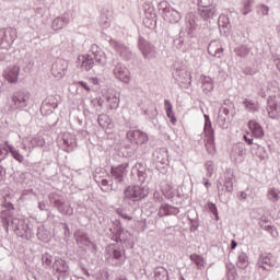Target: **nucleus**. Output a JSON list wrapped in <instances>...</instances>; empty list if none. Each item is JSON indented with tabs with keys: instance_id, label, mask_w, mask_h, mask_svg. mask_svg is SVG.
Returning <instances> with one entry per match:
<instances>
[{
	"instance_id": "f257e3e1",
	"label": "nucleus",
	"mask_w": 280,
	"mask_h": 280,
	"mask_svg": "<svg viewBox=\"0 0 280 280\" xmlns=\"http://www.w3.org/2000/svg\"><path fill=\"white\" fill-rule=\"evenodd\" d=\"M147 196L148 190L145 189V186L133 185L125 189V198H128V200H132L133 202H139V200H143Z\"/></svg>"
},
{
	"instance_id": "f03ea898",
	"label": "nucleus",
	"mask_w": 280,
	"mask_h": 280,
	"mask_svg": "<svg viewBox=\"0 0 280 280\" xmlns=\"http://www.w3.org/2000/svg\"><path fill=\"white\" fill-rule=\"evenodd\" d=\"M127 139L131 143H136V145H143V143H148L149 141L148 133L141 130H129L127 132Z\"/></svg>"
},
{
	"instance_id": "7ed1b4c3",
	"label": "nucleus",
	"mask_w": 280,
	"mask_h": 280,
	"mask_svg": "<svg viewBox=\"0 0 280 280\" xmlns=\"http://www.w3.org/2000/svg\"><path fill=\"white\" fill-rule=\"evenodd\" d=\"M30 92H18L13 94V106H15V108H26L27 104H30Z\"/></svg>"
},
{
	"instance_id": "20e7f679",
	"label": "nucleus",
	"mask_w": 280,
	"mask_h": 280,
	"mask_svg": "<svg viewBox=\"0 0 280 280\" xmlns=\"http://www.w3.org/2000/svg\"><path fill=\"white\" fill-rule=\"evenodd\" d=\"M267 113L270 119H279L280 117V107L277 98L271 96L267 101Z\"/></svg>"
},
{
	"instance_id": "39448f33",
	"label": "nucleus",
	"mask_w": 280,
	"mask_h": 280,
	"mask_svg": "<svg viewBox=\"0 0 280 280\" xmlns=\"http://www.w3.org/2000/svg\"><path fill=\"white\" fill-rule=\"evenodd\" d=\"M19 73H21V68L19 66H13L4 71L3 78L10 84H16V82H19Z\"/></svg>"
},
{
	"instance_id": "423d86ee",
	"label": "nucleus",
	"mask_w": 280,
	"mask_h": 280,
	"mask_svg": "<svg viewBox=\"0 0 280 280\" xmlns=\"http://www.w3.org/2000/svg\"><path fill=\"white\" fill-rule=\"evenodd\" d=\"M128 162H125L118 166L112 167L110 174L115 178V180H117L118 183H121V180H124V176L127 174L126 170H128Z\"/></svg>"
},
{
	"instance_id": "0eeeda50",
	"label": "nucleus",
	"mask_w": 280,
	"mask_h": 280,
	"mask_svg": "<svg viewBox=\"0 0 280 280\" xmlns=\"http://www.w3.org/2000/svg\"><path fill=\"white\" fill-rule=\"evenodd\" d=\"M114 75L120 80V82L128 83L130 82V71L127 70L126 67L118 63L116 68L114 69Z\"/></svg>"
},
{
	"instance_id": "6e6552de",
	"label": "nucleus",
	"mask_w": 280,
	"mask_h": 280,
	"mask_svg": "<svg viewBox=\"0 0 280 280\" xmlns=\"http://www.w3.org/2000/svg\"><path fill=\"white\" fill-rule=\"evenodd\" d=\"M223 51L224 49L222 48V44L218 40L211 42L208 46V54L215 58H222Z\"/></svg>"
},
{
	"instance_id": "1a4fd4ad",
	"label": "nucleus",
	"mask_w": 280,
	"mask_h": 280,
	"mask_svg": "<svg viewBox=\"0 0 280 280\" xmlns=\"http://www.w3.org/2000/svg\"><path fill=\"white\" fill-rule=\"evenodd\" d=\"M248 128H249L253 137H255L256 139H262V137H264V127H261V125H259V122H257L255 120H250L248 122Z\"/></svg>"
},
{
	"instance_id": "9d476101",
	"label": "nucleus",
	"mask_w": 280,
	"mask_h": 280,
	"mask_svg": "<svg viewBox=\"0 0 280 280\" xmlns=\"http://www.w3.org/2000/svg\"><path fill=\"white\" fill-rule=\"evenodd\" d=\"M78 60L81 63V69H84V71H91L93 65H95L91 55H80Z\"/></svg>"
},
{
	"instance_id": "9b49d317",
	"label": "nucleus",
	"mask_w": 280,
	"mask_h": 280,
	"mask_svg": "<svg viewBox=\"0 0 280 280\" xmlns=\"http://www.w3.org/2000/svg\"><path fill=\"white\" fill-rule=\"evenodd\" d=\"M97 121H98V126H101L103 130H112V128H114L113 119H110V116L106 114H101L98 116Z\"/></svg>"
},
{
	"instance_id": "f8f14e48",
	"label": "nucleus",
	"mask_w": 280,
	"mask_h": 280,
	"mask_svg": "<svg viewBox=\"0 0 280 280\" xmlns=\"http://www.w3.org/2000/svg\"><path fill=\"white\" fill-rule=\"evenodd\" d=\"M174 213H178V209L164 205L160 207L158 215L160 218H165V215H174Z\"/></svg>"
},
{
	"instance_id": "ddd939ff",
	"label": "nucleus",
	"mask_w": 280,
	"mask_h": 280,
	"mask_svg": "<svg viewBox=\"0 0 280 280\" xmlns=\"http://www.w3.org/2000/svg\"><path fill=\"white\" fill-rule=\"evenodd\" d=\"M215 12H218V9H215V7H200L199 8V13L200 16H202V19H211V16H213V14H215Z\"/></svg>"
},
{
	"instance_id": "4468645a",
	"label": "nucleus",
	"mask_w": 280,
	"mask_h": 280,
	"mask_svg": "<svg viewBox=\"0 0 280 280\" xmlns=\"http://www.w3.org/2000/svg\"><path fill=\"white\" fill-rule=\"evenodd\" d=\"M54 270L56 272H69V265L62 259H57L54 264Z\"/></svg>"
},
{
	"instance_id": "2eb2a0df",
	"label": "nucleus",
	"mask_w": 280,
	"mask_h": 280,
	"mask_svg": "<svg viewBox=\"0 0 280 280\" xmlns=\"http://www.w3.org/2000/svg\"><path fill=\"white\" fill-rule=\"evenodd\" d=\"M164 106H165V110H166V116L168 117V119L171 120V124H173V126L176 124V116L174 115V112L172 110V103L167 100L164 101Z\"/></svg>"
},
{
	"instance_id": "dca6fc26",
	"label": "nucleus",
	"mask_w": 280,
	"mask_h": 280,
	"mask_svg": "<svg viewBox=\"0 0 280 280\" xmlns=\"http://www.w3.org/2000/svg\"><path fill=\"white\" fill-rule=\"evenodd\" d=\"M190 261L197 266L198 270H202L205 268V257L198 254L190 255Z\"/></svg>"
},
{
	"instance_id": "f3484780",
	"label": "nucleus",
	"mask_w": 280,
	"mask_h": 280,
	"mask_svg": "<svg viewBox=\"0 0 280 280\" xmlns=\"http://www.w3.org/2000/svg\"><path fill=\"white\" fill-rule=\"evenodd\" d=\"M280 191L277 188H270L268 190L267 194V198L268 200H270L271 202H279L280 196H279Z\"/></svg>"
},
{
	"instance_id": "a211bd4d",
	"label": "nucleus",
	"mask_w": 280,
	"mask_h": 280,
	"mask_svg": "<svg viewBox=\"0 0 280 280\" xmlns=\"http://www.w3.org/2000/svg\"><path fill=\"white\" fill-rule=\"evenodd\" d=\"M8 150L10 152V154L13 156V159H15V161H18V163H23L24 158L21 154V152L16 151V149H14L11 145H8Z\"/></svg>"
},
{
	"instance_id": "6ab92c4d",
	"label": "nucleus",
	"mask_w": 280,
	"mask_h": 280,
	"mask_svg": "<svg viewBox=\"0 0 280 280\" xmlns=\"http://www.w3.org/2000/svg\"><path fill=\"white\" fill-rule=\"evenodd\" d=\"M237 268H241L244 270V268H248V257L245 255H241L238 257V261L236 262Z\"/></svg>"
},
{
	"instance_id": "aec40b11",
	"label": "nucleus",
	"mask_w": 280,
	"mask_h": 280,
	"mask_svg": "<svg viewBox=\"0 0 280 280\" xmlns=\"http://www.w3.org/2000/svg\"><path fill=\"white\" fill-rule=\"evenodd\" d=\"M31 143L33 148H38V145H45V140L38 136L32 138Z\"/></svg>"
},
{
	"instance_id": "412c9836",
	"label": "nucleus",
	"mask_w": 280,
	"mask_h": 280,
	"mask_svg": "<svg viewBox=\"0 0 280 280\" xmlns=\"http://www.w3.org/2000/svg\"><path fill=\"white\" fill-rule=\"evenodd\" d=\"M206 148L209 154H213L215 152V143H213V136H210L209 141L206 143Z\"/></svg>"
},
{
	"instance_id": "4be33fe9",
	"label": "nucleus",
	"mask_w": 280,
	"mask_h": 280,
	"mask_svg": "<svg viewBox=\"0 0 280 280\" xmlns=\"http://www.w3.org/2000/svg\"><path fill=\"white\" fill-rule=\"evenodd\" d=\"M59 211L63 213V215H71L73 213V209H71V206H60Z\"/></svg>"
},
{
	"instance_id": "5701e85b",
	"label": "nucleus",
	"mask_w": 280,
	"mask_h": 280,
	"mask_svg": "<svg viewBox=\"0 0 280 280\" xmlns=\"http://www.w3.org/2000/svg\"><path fill=\"white\" fill-rule=\"evenodd\" d=\"M8 152H10V149H8V144H7V148H3V149L0 147V161L2 159H5V156H8Z\"/></svg>"
},
{
	"instance_id": "b1692460",
	"label": "nucleus",
	"mask_w": 280,
	"mask_h": 280,
	"mask_svg": "<svg viewBox=\"0 0 280 280\" xmlns=\"http://www.w3.org/2000/svg\"><path fill=\"white\" fill-rule=\"evenodd\" d=\"M58 66H54L52 68V75H55V78H62V75H65V70H60L59 72H56Z\"/></svg>"
},
{
	"instance_id": "393cba45",
	"label": "nucleus",
	"mask_w": 280,
	"mask_h": 280,
	"mask_svg": "<svg viewBox=\"0 0 280 280\" xmlns=\"http://www.w3.org/2000/svg\"><path fill=\"white\" fill-rule=\"evenodd\" d=\"M95 60L100 62V65H104V61L106 60V57L102 55H95Z\"/></svg>"
},
{
	"instance_id": "a878e982",
	"label": "nucleus",
	"mask_w": 280,
	"mask_h": 280,
	"mask_svg": "<svg viewBox=\"0 0 280 280\" xmlns=\"http://www.w3.org/2000/svg\"><path fill=\"white\" fill-rule=\"evenodd\" d=\"M78 84L82 86V89L86 90L88 92L91 91V88L89 86V84H86V82L79 81Z\"/></svg>"
},
{
	"instance_id": "bb28decb",
	"label": "nucleus",
	"mask_w": 280,
	"mask_h": 280,
	"mask_svg": "<svg viewBox=\"0 0 280 280\" xmlns=\"http://www.w3.org/2000/svg\"><path fill=\"white\" fill-rule=\"evenodd\" d=\"M10 36L11 37V43H14V40H16V31L15 30H11L10 31Z\"/></svg>"
},
{
	"instance_id": "cd10ccee",
	"label": "nucleus",
	"mask_w": 280,
	"mask_h": 280,
	"mask_svg": "<svg viewBox=\"0 0 280 280\" xmlns=\"http://www.w3.org/2000/svg\"><path fill=\"white\" fill-rule=\"evenodd\" d=\"M262 264H267L268 266H272V261H270V258L268 256L262 258Z\"/></svg>"
},
{
	"instance_id": "c85d7f7f",
	"label": "nucleus",
	"mask_w": 280,
	"mask_h": 280,
	"mask_svg": "<svg viewBox=\"0 0 280 280\" xmlns=\"http://www.w3.org/2000/svg\"><path fill=\"white\" fill-rule=\"evenodd\" d=\"M114 257H115V259H121V252L120 250H114Z\"/></svg>"
},
{
	"instance_id": "c756f323",
	"label": "nucleus",
	"mask_w": 280,
	"mask_h": 280,
	"mask_svg": "<svg viewBox=\"0 0 280 280\" xmlns=\"http://www.w3.org/2000/svg\"><path fill=\"white\" fill-rule=\"evenodd\" d=\"M244 140L246 143H248V145H253V139H249L248 136H244Z\"/></svg>"
},
{
	"instance_id": "7c9ffc66",
	"label": "nucleus",
	"mask_w": 280,
	"mask_h": 280,
	"mask_svg": "<svg viewBox=\"0 0 280 280\" xmlns=\"http://www.w3.org/2000/svg\"><path fill=\"white\" fill-rule=\"evenodd\" d=\"M206 166L209 172H213V164H211V162H208Z\"/></svg>"
},
{
	"instance_id": "2f4dec72",
	"label": "nucleus",
	"mask_w": 280,
	"mask_h": 280,
	"mask_svg": "<svg viewBox=\"0 0 280 280\" xmlns=\"http://www.w3.org/2000/svg\"><path fill=\"white\" fill-rule=\"evenodd\" d=\"M231 248L232 250H235V248H237V243L235 241H232Z\"/></svg>"
},
{
	"instance_id": "473e14b6",
	"label": "nucleus",
	"mask_w": 280,
	"mask_h": 280,
	"mask_svg": "<svg viewBox=\"0 0 280 280\" xmlns=\"http://www.w3.org/2000/svg\"><path fill=\"white\" fill-rule=\"evenodd\" d=\"M212 208L214 209L213 213H214V215H217V219H218V208H215V205H212Z\"/></svg>"
},
{
	"instance_id": "72a5a7b5",
	"label": "nucleus",
	"mask_w": 280,
	"mask_h": 280,
	"mask_svg": "<svg viewBox=\"0 0 280 280\" xmlns=\"http://www.w3.org/2000/svg\"><path fill=\"white\" fill-rule=\"evenodd\" d=\"M102 185H104V186L108 185V180L103 179V180H102Z\"/></svg>"
},
{
	"instance_id": "f704fd0d",
	"label": "nucleus",
	"mask_w": 280,
	"mask_h": 280,
	"mask_svg": "<svg viewBox=\"0 0 280 280\" xmlns=\"http://www.w3.org/2000/svg\"><path fill=\"white\" fill-rule=\"evenodd\" d=\"M92 82H93V84H97V79L96 78H92Z\"/></svg>"
},
{
	"instance_id": "c9c22d12",
	"label": "nucleus",
	"mask_w": 280,
	"mask_h": 280,
	"mask_svg": "<svg viewBox=\"0 0 280 280\" xmlns=\"http://www.w3.org/2000/svg\"><path fill=\"white\" fill-rule=\"evenodd\" d=\"M0 176H3V168L0 166Z\"/></svg>"
},
{
	"instance_id": "e433bc0d",
	"label": "nucleus",
	"mask_w": 280,
	"mask_h": 280,
	"mask_svg": "<svg viewBox=\"0 0 280 280\" xmlns=\"http://www.w3.org/2000/svg\"><path fill=\"white\" fill-rule=\"evenodd\" d=\"M205 185H206V187H211V183H209V182H206Z\"/></svg>"
},
{
	"instance_id": "4c0bfd02",
	"label": "nucleus",
	"mask_w": 280,
	"mask_h": 280,
	"mask_svg": "<svg viewBox=\"0 0 280 280\" xmlns=\"http://www.w3.org/2000/svg\"><path fill=\"white\" fill-rule=\"evenodd\" d=\"M265 12L266 14H268V7H265Z\"/></svg>"
},
{
	"instance_id": "58836bf2",
	"label": "nucleus",
	"mask_w": 280,
	"mask_h": 280,
	"mask_svg": "<svg viewBox=\"0 0 280 280\" xmlns=\"http://www.w3.org/2000/svg\"><path fill=\"white\" fill-rule=\"evenodd\" d=\"M175 14H177V16H178V12H175Z\"/></svg>"
},
{
	"instance_id": "ea45409f",
	"label": "nucleus",
	"mask_w": 280,
	"mask_h": 280,
	"mask_svg": "<svg viewBox=\"0 0 280 280\" xmlns=\"http://www.w3.org/2000/svg\"><path fill=\"white\" fill-rule=\"evenodd\" d=\"M127 219L132 220V218H127Z\"/></svg>"
},
{
	"instance_id": "a19ab883",
	"label": "nucleus",
	"mask_w": 280,
	"mask_h": 280,
	"mask_svg": "<svg viewBox=\"0 0 280 280\" xmlns=\"http://www.w3.org/2000/svg\"><path fill=\"white\" fill-rule=\"evenodd\" d=\"M56 21L58 22L59 20H55V23H56Z\"/></svg>"
}]
</instances>
